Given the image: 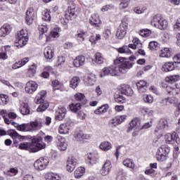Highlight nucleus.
<instances>
[{
  "mask_svg": "<svg viewBox=\"0 0 180 180\" xmlns=\"http://www.w3.org/2000/svg\"><path fill=\"white\" fill-rule=\"evenodd\" d=\"M36 18V13L34 12V9L33 8H30L26 11L25 15V22L27 25H32L33 23V20Z\"/></svg>",
  "mask_w": 180,
  "mask_h": 180,
  "instance_id": "nucleus-9",
  "label": "nucleus"
},
{
  "mask_svg": "<svg viewBox=\"0 0 180 180\" xmlns=\"http://www.w3.org/2000/svg\"><path fill=\"white\" fill-rule=\"evenodd\" d=\"M39 30L41 34H44L49 30V28L46 25H41L39 26Z\"/></svg>",
  "mask_w": 180,
  "mask_h": 180,
  "instance_id": "nucleus-56",
  "label": "nucleus"
},
{
  "mask_svg": "<svg viewBox=\"0 0 180 180\" xmlns=\"http://www.w3.org/2000/svg\"><path fill=\"white\" fill-rule=\"evenodd\" d=\"M78 164V160L74 158H69L67 161L66 164V169L68 171V172H72L74 169H75V167Z\"/></svg>",
  "mask_w": 180,
  "mask_h": 180,
  "instance_id": "nucleus-15",
  "label": "nucleus"
},
{
  "mask_svg": "<svg viewBox=\"0 0 180 180\" xmlns=\"http://www.w3.org/2000/svg\"><path fill=\"white\" fill-rule=\"evenodd\" d=\"M58 140V148L60 150V151H65L67 150V141H65V139L62 137L61 136H57Z\"/></svg>",
  "mask_w": 180,
  "mask_h": 180,
  "instance_id": "nucleus-23",
  "label": "nucleus"
},
{
  "mask_svg": "<svg viewBox=\"0 0 180 180\" xmlns=\"http://www.w3.org/2000/svg\"><path fill=\"white\" fill-rule=\"evenodd\" d=\"M81 103H73L69 105L70 110L71 112H73L74 113H77L78 110H81Z\"/></svg>",
  "mask_w": 180,
  "mask_h": 180,
  "instance_id": "nucleus-37",
  "label": "nucleus"
},
{
  "mask_svg": "<svg viewBox=\"0 0 180 180\" xmlns=\"http://www.w3.org/2000/svg\"><path fill=\"white\" fill-rule=\"evenodd\" d=\"M20 150H27L30 153H37L46 148V143H43V138L37 136L32 139L30 143H22L19 145Z\"/></svg>",
  "mask_w": 180,
  "mask_h": 180,
  "instance_id": "nucleus-2",
  "label": "nucleus"
},
{
  "mask_svg": "<svg viewBox=\"0 0 180 180\" xmlns=\"http://www.w3.org/2000/svg\"><path fill=\"white\" fill-rule=\"evenodd\" d=\"M13 123L15 127H16L20 131H30V125L29 124H19L13 122Z\"/></svg>",
  "mask_w": 180,
  "mask_h": 180,
  "instance_id": "nucleus-28",
  "label": "nucleus"
},
{
  "mask_svg": "<svg viewBox=\"0 0 180 180\" xmlns=\"http://www.w3.org/2000/svg\"><path fill=\"white\" fill-rule=\"evenodd\" d=\"M127 26L128 24L126 22H122L120 26L118 27L117 33H116V37L117 39H119L120 40H122L126 36L127 33Z\"/></svg>",
  "mask_w": 180,
  "mask_h": 180,
  "instance_id": "nucleus-6",
  "label": "nucleus"
},
{
  "mask_svg": "<svg viewBox=\"0 0 180 180\" xmlns=\"http://www.w3.org/2000/svg\"><path fill=\"white\" fill-rule=\"evenodd\" d=\"M84 64H85V56H79L73 60V65L77 68L82 67Z\"/></svg>",
  "mask_w": 180,
  "mask_h": 180,
  "instance_id": "nucleus-27",
  "label": "nucleus"
},
{
  "mask_svg": "<svg viewBox=\"0 0 180 180\" xmlns=\"http://www.w3.org/2000/svg\"><path fill=\"white\" fill-rule=\"evenodd\" d=\"M169 151L171 149L168 147L167 145H162L158 150V153H160L162 154H165V155H168L169 154Z\"/></svg>",
  "mask_w": 180,
  "mask_h": 180,
  "instance_id": "nucleus-34",
  "label": "nucleus"
},
{
  "mask_svg": "<svg viewBox=\"0 0 180 180\" xmlns=\"http://www.w3.org/2000/svg\"><path fill=\"white\" fill-rule=\"evenodd\" d=\"M150 23L152 26H154V27H157L160 30L167 29V27L168 26V22L166 20H164L160 14L154 15Z\"/></svg>",
  "mask_w": 180,
  "mask_h": 180,
  "instance_id": "nucleus-4",
  "label": "nucleus"
},
{
  "mask_svg": "<svg viewBox=\"0 0 180 180\" xmlns=\"http://www.w3.org/2000/svg\"><path fill=\"white\" fill-rule=\"evenodd\" d=\"M36 70H37L36 65H32L30 66L29 72L32 74V75H34V74H36Z\"/></svg>",
  "mask_w": 180,
  "mask_h": 180,
  "instance_id": "nucleus-62",
  "label": "nucleus"
},
{
  "mask_svg": "<svg viewBox=\"0 0 180 180\" xmlns=\"http://www.w3.org/2000/svg\"><path fill=\"white\" fill-rule=\"evenodd\" d=\"M7 133L8 136H11L12 139H13V140L17 139L20 140V141H22V140H25V139H26L25 136H21L16 131L13 129L8 130Z\"/></svg>",
  "mask_w": 180,
  "mask_h": 180,
  "instance_id": "nucleus-25",
  "label": "nucleus"
},
{
  "mask_svg": "<svg viewBox=\"0 0 180 180\" xmlns=\"http://www.w3.org/2000/svg\"><path fill=\"white\" fill-rule=\"evenodd\" d=\"M121 94L127 96H131V95H133V89L127 85L123 86L121 89Z\"/></svg>",
  "mask_w": 180,
  "mask_h": 180,
  "instance_id": "nucleus-31",
  "label": "nucleus"
},
{
  "mask_svg": "<svg viewBox=\"0 0 180 180\" xmlns=\"http://www.w3.org/2000/svg\"><path fill=\"white\" fill-rule=\"evenodd\" d=\"M12 30V28L11 27V25L9 24H4L1 28H0V37H6L9 33H11V31Z\"/></svg>",
  "mask_w": 180,
  "mask_h": 180,
  "instance_id": "nucleus-24",
  "label": "nucleus"
},
{
  "mask_svg": "<svg viewBox=\"0 0 180 180\" xmlns=\"http://www.w3.org/2000/svg\"><path fill=\"white\" fill-rule=\"evenodd\" d=\"M74 124L68 121L65 124H61L59 127V133L60 134H68L70 133V129L71 126H73Z\"/></svg>",
  "mask_w": 180,
  "mask_h": 180,
  "instance_id": "nucleus-17",
  "label": "nucleus"
},
{
  "mask_svg": "<svg viewBox=\"0 0 180 180\" xmlns=\"http://www.w3.org/2000/svg\"><path fill=\"white\" fill-rule=\"evenodd\" d=\"M112 9H113L112 5H105L102 7L101 12H108V11H110Z\"/></svg>",
  "mask_w": 180,
  "mask_h": 180,
  "instance_id": "nucleus-59",
  "label": "nucleus"
},
{
  "mask_svg": "<svg viewBox=\"0 0 180 180\" xmlns=\"http://www.w3.org/2000/svg\"><path fill=\"white\" fill-rule=\"evenodd\" d=\"M20 111L22 115H30V109L29 108V104L27 103H22L20 108Z\"/></svg>",
  "mask_w": 180,
  "mask_h": 180,
  "instance_id": "nucleus-32",
  "label": "nucleus"
},
{
  "mask_svg": "<svg viewBox=\"0 0 180 180\" xmlns=\"http://www.w3.org/2000/svg\"><path fill=\"white\" fill-rule=\"evenodd\" d=\"M46 92L44 90L41 91L35 98V101L37 104L41 103L40 105L37 109V112H44L49 106V102L44 101V99L46 98Z\"/></svg>",
  "mask_w": 180,
  "mask_h": 180,
  "instance_id": "nucleus-3",
  "label": "nucleus"
},
{
  "mask_svg": "<svg viewBox=\"0 0 180 180\" xmlns=\"http://www.w3.org/2000/svg\"><path fill=\"white\" fill-rule=\"evenodd\" d=\"M168 121L166 119H160L155 129V133H158V131H162V130H168Z\"/></svg>",
  "mask_w": 180,
  "mask_h": 180,
  "instance_id": "nucleus-16",
  "label": "nucleus"
},
{
  "mask_svg": "<svg viewBox=\"0 0 180 180\" xmlns=\"http://www.w3.org/2000/svg\"><path fill=\"white\" fill-rule=\"evenodd\" d=\"M67 115V109L64 107H60L56 112L55 119L56 120H63Z\"/></svg>",
  "mask_w": 180,
  "mask_h": 180,
  "instance_id": "nucleus-21",
  "label": "nucleus"
},
{
  "mask_svg": "<svg viewBox=\"0 0 180 180\" xmlns=\"http://www.w3.org/2000/svg\"><path fill=\"white\" fill-rule=\"evenodd\" d=\"M89 22L94 27H101L102 26V20L99 18V14L94 13L90 17Z\"/></svg>",
  "mask_w": 180,
  "mask_h": 180,
  "instance_id": "nucleus-8",
  "label": "nucleus"
},
{
  "mask_svg": "<svg viewBox=\"0 0 180 180\" xmlns=\"http://www.w3.org/2000/svg\"><path fill=\"white\" fill-rule=\"evenodd\" d=\"M115 100L117 103H124L126 102V97L123 96V94L121 93L115 95Z\"/></svg>",
  "mask_w": 180,
  "mask_h": 180,
  "instance_id": "nucleus-44",
  "label": "nucleus"
},
{
  "mask_svg": "<svg viewBox=\"0 0 180 180\" xmlns=\"http://www.w3.org/2000/svg\"><path fill=\"white\" fill-rule=\"evenodd\" d=\"M162 71L165 72H169L175 70V65L172 62H166L162 68Z\"/></svg>",
  "mask_w": 180,
  "mask_h": 180,
  "instance_id": "nucleus-30",
  "label": "nucleus"
},
{
  "mask_svg": "<svg viewBox=\"0 0 180 180\" xmlns=\"http://www.w3.org/2000/svg\"><path fill=\"white\" fill-rule=\"evenodd\" d=\"M166 91L167 92L169 96H175V95H178L180 92L179 85L175 84L174 87L171 86H166Z\"/></svg>",
  "mask_w": 180,
  "mask_h": 180,
  "instance_id": "nucleus-20",
  "label": "nucleus"
},
{
  "mask_svg": "<svg viewBox=\"0 0 180 180\" xmlns=\"http://www.w3.org/2000/svg\"><path fill=\"white\" fill-rule=\"evenodd\" d=\"M100 148L101 150H103V151H109V150L112 148V143L108 141L102 142L100 144Z\"/></svg>",
  "mask_w": 180,
  "mask_h": 180,
  "instance_id": "nucleus-35",
  "label": "nucleus"
},
{
  "mask_svg": "<svg viewBox=\"0 0 180 180\" xmlns=\"http://www.w3.org/2000/svg\"><path fill=\"white\" fill-rule=\"evenodd\" d=\"M94 61L97 64H103V62L105 61V58H103V56H102V53H96L94 55Z\"/></svg>",
  "mask_w": 180,
  "mask_h": 180,
  "instance_id": "nucleus-42",
  "label": "nucleus"
},
{
  "mask_svg": "<svg viewBox=\"0 0 180 180\" xmlns=\"http://www.w3.org/2000/svg\"><path fill=\"white\" fill-rule=\"evenodd\" d=\"M44 55L46 60H51L54 57V50L51 49V46H48L44 49Z\"/></svg>",
  "mask_w": 180,
  "mask_h": 180,
  "instance_id": "nucleus-26",
  "label": "nucleus"
},
{
  "mask_svg": "<svg viewBox=\"0 0 180 180\" xmlns=\"http://www.w3.org/2000/svg\"><path fill=\"white\" fill-rule=\"evenodd\" d=\"M64 63H65V57L64 56H58V60L56 63V67H61L62 65H64Z\"/></svg>",
  "mask_w": 180,
  "mask_h": 180,
  "instance_id": "nucleus-52",
  "label": "nucleus"
},
{
  "mask_svg": "<svg viewBox=\"0 0 180 180\" xmlns=\"http://www.w3.org/2000/svg\"><path fill=\"white\" fill-rule=\"evenodd\" d=\"M179 79H180V76L178 75H172V76L166 77L165 81L169 84H174V82H176L179 81Z\"/></svg>",
  "mask_w": 180,
  "mask_h": 180,
  "instance_id": "nucleus-38",
  "label": "nucleus"
},
{
  "mask_svg": "<svg viewBox=\"0 0 180 180\" xmlns=\"http://www.w3.org/2000/svg\"><path fill=\"white\" fill-rule=\"evenodd\" d=\"M96 82V79L94 75H89L86 80H85L86 85H89L90 86H92V85H94Z\"/></svg>",
  "mask_w": 180,
  "mask_h": 180,
  "instance_id": "nucleus-43",
  "label": "nucleus"
},
{
  "mask_svg": "<svg viewBox=\"0 0 180 180\" xmlns=\"http://www.w3.org/2000/svg\"><path fill=\"white\" fill-rule=\"evenodd\" d=\"M29 41V37H27V31L24 30H20L18 32L16 40H15V47L18 49H21L23 46H26Z\"/></svg>",
  "mask_w": 180,
  "mask_h": 180,
  "instance_id": "nucleus-5",
  "label": "nucleus"
},
{
  "mask_svg": "<svg viewBox=\"0 0 180 180\" xmlns=\"http://www.w3.org/2000/svg\"><path fill=\"white\" fill-rule=\"evenodd\" d=\"M51 180H61V176L57 174L52 173L51 174Z\"/></svg>",
  "mask_w": 180,
  "mask_h": 180,
  "instance_id": "nucleus-63",
  "label": "nucleus"
},
{
  "mask_svg": "<svg viewBox=\"0 0 180 180\" xmlns=\"http://www.w3.org/2000/svg\"><path fill=\"white\" fill-rule=\"evenodd\" d=\"M8 101H9L8 95L0 94V105L1 106H5L8 103Z\"/></svg>",
  "mask_w": 180,
  "mask_h": 180,
  "instance_id": "nucleus-47",
  "label": "nucleus"
},
{
  "mask_svg": "<svg viewBox=\"0 0 180 180\" xmlns=\"http://www.w3.org/2000/svg\"><path fill=\"white\" fill-rule=\"evenodd\" d=\"M129 4H130V0H122L120 3V8L122 9H126L129 6Z\"/></svg>",
  "mask_w": 180,
  "mask_h": 180,
  "instance_id": "nucleus-54",
  "label": "nucleus"
},
{
  "mask_svg": "<svg viewBox=\"0 0 180 180\" xmlns=\"http://www.w3.org/2000/svg\"><path fill=\"white\" fill-rule=\"evenodd\" d=\"M30 131H36V130H40L43 127V120L41 119H37L30 122L29 124Z\"/></svg>",
  "mask_w": 180,
  "mask_h": 180,
  "instance_id": "nucleus-14",
  "label": "nucleus"
},
{
  "mask_svg": "<svg viewBox=\"0 0 180 180\" xmlns=\"http://www.w3.org/2000/svg\"><path fill=\"white\" fill-rule=\"evenodd\" d=\"M133 67V63L130 61L124 60V58H120L114 60V64L109 68H104L101 73V77H106V75H112L116 77L119 72L126 74Z\"/></svg>",
  "mask_w": 180,
  "mask_h": 180,
  "instance_id": "nucleus-1",
  "label": "nucleus"
},
{
  "mask_svg": "<svg viewBox=\"0 0 180 180\" xmlns=\"http://www.w3.org/2000/svg\"><path fill=\"white\" fill-rule=\"evenodd\" d=\"M88 36H89L88 32L82 30L77 34V39L80 41H84L85 40V37H88Z\"/></svg>",
  "mask_w": 180,
  "mask_h": 180,
  "instance_id": "nucleus-48",
  "label": "nucleus"
},
{
  "mask_svg": "<svg viewBox=\"0 0 180 180\" xmlns=\"http://www.w3.org/2000/svg\"><path fill=\"white\" fill-rule=\"evenodd\" d=\"M85 172V168L80 167H78L74 173L75 177H76L77 179L81 178L84 175V173Z\"/></svg>",
  "mask_w": 180,
  "mask_h": 180,
  "instance_id": "nucleus-39",
  "label": "nucleus"
},
{
  "mask_svg": "<svg viewBox=\"0 0 180 180\" xmlns=\"http://www.w3.org/2000/svg\"><path fill=\"white\" fill-rule=\"evenodd\" d=\"M123 165L127 167V168H130L131 169H134V162L131 159H126L123 161Z\"/></svg>",
  "mask_w": 180,
  "mask_h": 180,
  "instance_id": "nucleus-40",
  "label": "nucleus"
},
{
  "mask_svg": "<svg viewBox=\"0 0 180 180\" xmlns=\"http://www.w3.org/2000/svg\"><path fill=\"white\" fill-rule=\"evenodd\" d=\"M165 139L167 143H169V144H174L175 142L176 144L180 143L179 136L175 132L172 134H167L165 135Z\"/></svg>",
  "mask_w": 180,
  "mask_h": 180,
  "instance_id": "nucleus-11",
  "label": "nucleus"
},
{
  "mask_svg": "<svg viewBox=\"0 0 180 180\" xmlns=\"http://www.w3.org/2000/svg\"><path fill=\"white\" fill-rule=\"evenodd\" d=\"M160 57H166V58H169L171 57V51L169 49L165 48L163 50H161V53L160 54Z\"/></svg>",
  "mask_w": 180,
  "mask_h": 180,
  "instance_id": "nucleus-45",
  "label": "nucleus"
},
{
  "mask_svg": "<svg viewBox=\"0 0 180 180\" xmlns=\"http://www.w3.org/2000/svg\"><path fill=\"white\" fill-rule=\"evenodd\" d=\"M136 87L139 94H145V92H147V88H148V86L147 85V82L140 80L136 83Z\"/></svg>",
  "mask_w": 180,
  "mask_h": 180,
  "instance_id": "nucleus-22",
  "label": "nucleus"
},
{
  "mask_svg": "<svg viewBox=\"0 0 180 180\" xmlns=\"http://www.w3.org/2000/svg\"><path fill=\"white\" fill-rule=\"evenodd\" d=\"M143 101L146 103H153L154 98L151 95L145 94L143 96Z\"/></svg>",
  "mask_w": 180,
  "mask_h": 180,
  "instance_id": "nucleus-53",
  "label": "nucleus"
},
{
  "mask_svg": "<svg viewBox=\"0 0 180 180\" xmlns=\"http://www.w3.org/2000/svg\"><path fill=\"white\" fill-rule=\"evenodd\" d=\"M126 117H127V115H117L109 121V124L112 126V127H116V126L122 124L123 121L126 120Z\"/></svg>",
  "mask_w": 180,
  "mask_h": 180,
  "instance_id": "nucleus-12",
  "label": "nucleus"
},
{
  "mask_svg": "<svg viewBox=\"0 0 180 180\" xmlns=\"http://www.w3.org/2000/svg\"><path fill=\"white\" fill-rule=\"evenodd\" d=\"M167 155H165L164 153L157 152L156 153V159L160 162H164V161H167Z\"/></svg>",
  "mask_w": 180,
  "mask_h": 180,
  "instance_id": "nucleus-46",
  "label": "nucleus"
},
{
  "mask_svg": "<svg viewBox=\"0 0 180 180\" xmlns=\"http://www.w3.org/2000/svg\"><path fill=\"white\" fill-rule=\"evenodd\" d=\"M37 88H39V84L36 82L30 81L26 83L25 90L27 94H33L37 91Z\"/></svg>",
  "mask_w": 180,
  "mask_h": 180,
  "instance_id": "nucleus-10",
  "label": "nucleus"
},
{
  "mask_svg": "<svg viewBox=\"0 0 180 180\" xmlns=\"http://www.w3.org/2000/svg\"><path fill=\"white\" fill-rule=\"evenodd\" d=\"M42 19L46 22H50V20H51V15H50V12L46 11L42 17Z\"/></svg>",
  "mask_w": 180,
  "mask_h": 180,
  "instance_id": "nucleus-55",
  "label": "nucleus"
},
{
  "mask_svg": "<svg viewBox=\"0 0 180 180\" xmlns=\"http://www.w3.org/2000/svg\"><path fill=\"white\" fill-rule=\"evenodd\" d=\"M60 32V27H55L49 34V37H46V40H51V39H56V37H58Z\"/></svg>",
  "mask_w": 180,
  "mask_h": 180,
  "instance_id": "nucleus-33",
  "label": "nucleus"
},
{
  "mask_svg": "<svg viewBox=\"0 0 180 180\" xmlns=\"http://www.w3.org/2000/svg\"><path fill=\"white\" fill-rule=\"evenodd\" d=\"M150 50H155L158 47V42L157 41H150L148 46Z\"/></svg>",
  "mask_w": 180,
  "mask_h": 180,
  "instance_id": "nucleus-57",
  "label": "nucleus"
},
{
  "mask_svg": "<svg viewBox=\"0 0 180 180\" xmlns=\"http://www.w3.org/2000/svg\"><path fill=\"white\" fill-rule=\"evenodd\" d=\"M74 138L76 141L84 143V140H89L91 136L89 134H85L82 131H77L74 134Z\"/></svg>",
  "mask_w": 180,
  "mask_h": 180,
  "instance_id": "nucleus-18",
  "label": "nucleus"
},
{
  "mask_svg": "<svg viewBox=\"0 0 180 180\" xmlns=\"http://www.w3.org/2000/svg\"><path fill=\"white\" fill-rule=\"evenodd\" d=\"M110 34H112L110 30H105L103 33V37L105 39H109V37H110Z\"/></svg>",
  "mask_w": 180,
  "mask_h": 180,
  "instance_id": "nucleus-61",
  "label": "nucleus"
},
{
  "mask_svg": "<svg viewBox=\"0 0 180 180\" xmlns=\"http://www.w3.org/2000/svg\"><path fill=\"white\" fill-rule=\"evenodd\" d=\"M162 102L163 103H167V102H169V103H171L176 107H178L180 103L179 100L176 96L168 97L167 98L162 100Z\"/></svg>",
  "mask_w": 180,
  "mask_h": 180,
  "instance_id": "nucleus-29",
  "label": "nucleus"
},
{
  "mask_svg": "<svg viewBox=\"0 0 180 180\" xmlns=\"http://www.w3.org/2000/svg\"><path fill=\"white\" fill-rule=\"evenodd\" d=\"M75 98L76 101H79L80 102H82L85 99V96L81 93H78L75 94Z\"/></svg>",
  "mask_w": 180,
  "mask_h": 180,
  "instance_id": "nucleus-58",
  "label": "nucleus"
},
{
  "mask_svg": "<svg viewBox=\"0 0 180 180\" xmlns=\"http://www.w3.org/2000/svg\"><path fill=\"white\" fill-rule=\"evenodd\" d=\"M174 31L176 32H180V22H177L175 23L174 25Z\"/></svg>",
  "mask_w": 180,
  "mask_h": 180,
  "instance_id": "nucleus-64",
  "label": "nucleus"
},
{
  "mask_svg": "<svg viewBox=\"0 0 180 180\" xmlns=\"http://www.w3.org/2000/svg\"><path fill=\"white\" fill-rule=\"evenodd\" d=\"M29 62V58H24L21 60L18 61V65L23 67L27 63Z\"/></svg>",
  "mask_w": 180,
  "mask_h": 180,
  "instance_id": "nucleus-60",
  "label": "nucleus"
},
{
  "mask_svg": "<svg viewBox=\"0 0 180 180\" xmlns=\"http://www.w3.org/2000/svg\"><path fill=\"white\" fill-rule=\"evenodd\" d=\"M81 82V80L79 79V77H75L70 80V88H72V89H75L78 86V84Z\"/></svg>",
  "mask_w": 180,
  "mask_h": 180,
  "instance_id": "nucleus-36",
  "label": "nucleus"
},
{
  "mask_svg": "<svg viewBox=\"0 0 180 180\" xmlns=\"http://www.w3.org/2000/svg\"><path fill=\"white\" fill-rule=\"evenodd\" d=\"M111 169L112 163L110 160H106L100 169V174L102 176H107V175H109Z\"/></svg>",
  "mask_w": 180,
  "mask_h": 180,
  "instance_id": "nucleus-13",
  "label": "nucleus"
},
{
  "mask_svg": "<svg viewBox=\"0 0 180 180\" xmlns=\"http://www.w3.org/2000/svg\"><path fill=\"white\" fill-rule=\"evenodd\" d=\"M86 162L89 165H94V164H96V158H95V155L89 153L86 159Z\"/></svg>",
  "mask_w": 180,
  "mask_h": 180,
  "instance_id": "nucleus-41",
  "label": "nucleus"
},
{
  "mask_svg": "<svg viewBox=\"0 0 180 180\" xmlns=\"http://www.w3.org/2000/svg\"><path fill=\"white\" fill-rule=\"evenodd\" d=\"M49 164V161L47 159H44L43 158H41L38 159L37 161L34 163V167L37 171H41L47 167V165Z\"/></svg>",
  "mask_w": 180,
  "mask_h": 180,
  "instance_id": "nucleus-7",
  "label": "nucleus"
},
{
  "mask_svg": "<svg viewBox=\"0 0 180 180\" xmlns=\"http://www.w3.org/2000/svg\"><path fill=\"white\" fill-rule=\"evenodd\" d=\"M139 34L140 36H142V37H148V36L151 34V30L148 29L141 30L139 31Z\"/></svg>",
  "mask_w": 180,
  "mask_h": 180,
  "instance_id": "nucleus-51",
  "label": "nucleus"
},
{
  "mask_svg": "<svg viewBox=\"0 0 180 180\" xmlns=\"http://www.w3.org/2000/svg\"><path fill=\"white\" fill-rule=\"evenodd\" d=\"M129 49H132L133 50H136L137 49V45L136 44H129L128 46H123L122 48H119L117 49L118 53L121 54H131V51Z\"/></svg>",
  "mask_w": 180,
  "mask_h": 180,
  "instance_id": "nucleus-19",
  "label": "nucleus"
},
{
  "mask_svg": "<svg viewBox=\"0 0 180 180\" xmlns=\"http://www.w3.org/2000/svg\"><path fill=\"white\" fill-rule=\"evenodd\" d=\"M129 124L131 129H136V127H139V126H140V119L134 118L131 120Z\"/></svg>",
  "mask_w": 180,
  "mask_h": 180,
  "instance_id": "nucleus-49",
  "label": "nucleus"
},
{
  "mask_svg": "<svg viewBox=\"0 0 180 180\" xmlns=\"http://www.w3.org/2000/svg\"><path fill=\"white\" fill-rule=\"evenodd\" d=\"M105 112H108V105H103L94 111L96 115H101L102 113H105Z\"/></svg>",
  "mask_w": 180,
  "mask_h": 180,
  "instance_id": "nucleus-50",
  "label": "nucleus"
}]
</instances>
